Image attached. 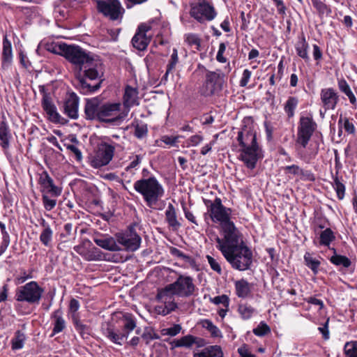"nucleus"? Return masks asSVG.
Returning <instances> with one entry per match:
<instances>
[{"mask_svg": "<svg viewBox=\"0 0 357 357\" xmlns=\"http://www.w3.org/2000/svg\"><path fill=\"white\" fill-rule=\"evenodd\" d=\"M43 206L46 211H52L56 205V200L50 198L48 195H42Z\"/></svg>", "mask_w": 357, "mask_h": 357, "instance_id": "49", "label": "nucleus"}, {"mask_svg": "<svg viewBox=\"0 0 357 357\" xmlns=\"http://www.w3.org/2000/svg\"><path fill=\"white\" fill-rule=\"evenodd\" d=\"M226 50V45L224 43H222L219 45V49L216 55V59L220 63H225L227 59L223 56V54Z\"/></svg>", "mask_w": 357, "mask_h": 357, "instance_id": "60", "label": "nucleus"}, {"mask_svg": "<svg viewBox=\"0 0 357 357\" xmlns=\"http://www.w3.org/2000/svg\"><path fill=\"white\" fill-rule=\"evenodd\" d=\"M334 255L331 257L330 261L335 266H342L344 268H349L351 264V260L346 256L336 254L335 249H333Z\"/></svg>", "mask_w": 357, "mask_h": 357, "instance_id": "37", "label": "nucleus"}, {"mask_svg": "<svg viewBox=\"0 0 357 357\" xmlns=\"http://www.w3.org/2000/svg\"><path fill=\"white\" fill-rule=\"evenodd\" d=\"M347 357H357V341L347 342L344 347Z\"/></svg>", "mask_w": 357, "mask_h": 357, "instance_id": "45", "label": "nucleus"}, {"mask_svg": "<svg viewBox=\"0 0 357 357\" xmlns=\"http://www.w3.org/2000/svg\"><path fill=\"white\" fill-rule=\"evenodd\" d=\"M223 74L218 72L207 71L206 74L204 91L205 96H211L215 92L220 91L224 82Z\"/></svg>", "mask_w": 357, "mask_h": 357, "instance_id": "18", "label": "nucleus"}, {"mask_svg": "<svg viewBox=\"0 0 357 357\" xmlns=\"http://www.w3.org/2000/svg\"><path fill=\"white\" fill-rule=\"evenodd\" d=\"M193 357H223V352L218 345L205 347L200 352L195 353Z\"/></svg>", "mask_w": 357, "mask_h": 357, "instance_id": "29", "label": "nucleus"}, {"mask_svg": "<svg viewBox=\"0 0 357 357\" xmlns=\"http://www.w3.org/2000/svg\"><path fill=\"white\" fill-rule=\"evenodd\" d=\"M298 104V99L295 96H290L288 98L284 104V110L289 119L294 116L295 110Z\"/></svg>", "mask_w": 357, "mask_h": 357, "instance_id": "36", "label": "nucleus"}, {"mask_svg": "<svg viewBox=\"0 0 357 357\" xmlns=\"http://www.w3.org/2000/svg\"><path fill=\"white\" fill-rule=\"evenodd\" d=\"M211 301L215 305L222 304L224 307H229V298L225 294L211 298Z\"/></svg>", "mask_w": 357, "mask_h": 357, "instance_id": "53", "label": "nucleus"}, {"mask_svg": "<svg viewBox=\"0 0 357 357\" xmlns=\"http://www.w3.org/2000/svg\"><path fill=\"white\" fill-rule=\"evenodd\" d=\"M335 239L334 232L331 228L323 230L319 238V245L329 247L331 243Z\"/></svg>", "mask_w": 357, "mask_h": 357, "instance_id": "33", "label": "nucleus"}, {"mask_svg": "<svg viewBox=\"0 0 357 357\" xmlns=\"http://www.w3.org/2000/svg\"><path fill=\"white\" fill-rule=\"evenodd\" d=\"M338 126L340 132H342V128H344L348 134H354L356 131L353 122L342 114L340 116L338 120Z\"/></svg>", "mask_w": 357, "mask_h": 357, "instance_id": "38", "label": "nucleus"}, {"mask_svg": "<svg viewBox=\"0 0 357 357\" xmlns=\"http://www.w3.org/2000/svg\"><path fill=\"white\" fill-rule=\"evenodd\" d=\"M182 327L180 324H174L172 327L163 328L161 331V334L162 335H169L171 337L176 336L178 333H180Z\"/></svg>", "mask_w": 357, "mask_h": 357, "instance_id": "47", "label": "nucleus"}, {"mask_svg": "<svg viewBox=\"0 0 357 357\" xmlns=\"http://www.w3.org/2000/svg\"><path fill=\"white\" fill-rule=\"evenodd\" d=\"M237 141L241 147V160L248 169H254L258 160L263 158L262 150L257 142L256 132L245 127L238 132Z\"/></svg>", "mask_w": 357, "mask_h": 357, "instance_id": "5", "label": "nucleus"}, {"mask_svg": "<svg viewBox=\"0 0 357 357\" xmlns=\"http://www.w3.org/2000/svg\"><path fill=\"white\" fill-rule=\"evenodd\" d=\"M252 76V72L248 69H245L243 72L241 78L239 82V85L241 87H245L248 84L250 79Z\"/></svg>", "mask_w": 357, "mask_h": 357, "instance_id": "58", "label": "nucleus"}, {"mask_svg": "<svg viewBox=\"0 0 357 357\" xmlns=\"http://www.w3.org/2000/svg\"><path fill=\"white\" fill-rule=\"evenodd\" d=\"M26 340L25 333L22 331H17L10 341L11 349L14 351L22 349L24 347Z\"/></svg>", "mask_w": 357, "mask_h": 357, "instance_id": "35", "label": "nucleus"}, {"mask_svg": "<svg viewBox=\"0 0 357 357\" xmlns=\"http://www.w3.org/2000/svg\"><path fill=\"white\" fill-rule=\"evenodd\" d=\"M52 324L53 326L52 333L51 336H54L62 332L66 328V322L63 317V311L61 309L54 310L51 314Z\"/></svg>", "mask_w": 357, "mask_h": 357, "instance_id": "23", "label": "nucleus"}, {"mask_svg": "<svg viewBox=\"0 0 357 357\" xmlns=\"http://www.w3.org/2000/svg\"><path fill=\"white\" fill-rule=\"evenodd\" d=\"M13 61V50L11 42L8 40L7 36H5L3 39V50H2V59L1 67L2 68H8Z\"/></svg>", "mask_w": 357, "mask_h": 357, "instance_id": "24", "label": "nucleus"}, {"mask_svg": "<svg viewBox=\"0 0 357 357\" xmlns=\"http://www.w3.org/2000/svg\"><path fill=\"white\" fill-rule=\"evenodd\" d=\"M304 260L305 265L310 268L314 274H317L320 266V261L317 259L314 258L309 252L305 254Z\"/></svg>", "mask_w": 357, "mask_h": 357, "instance_id": "40", "label": "nucleus"}, {"mask_svg": "<svg viewBox=\"0 0 357 357\" xmlns=\"http://www.w3.org/2000/svg\"><path fill=\"white\" fill-rule=\"evenodd\" d=\"M66 47V43H52L47 45V50L52 52L54 54H59L63 56Z\"/></svg>", "mask_w": 357, "mask_h": 357, "instance_id": "46", "label": "nucleus"}, {"mask_svg": "<svg viewBox=\"0 0 357 357\" xmlns=\"http://www.w3.org/2000/svg\"><path fill=\"white\" fill-rule=\"evenodd\" d=\"M39 92L42 94L41 105L50 121L54 123H63L65 119L59 114L55 105L52 102L50 93L45 86H39Z\"/></svg>", "mask_w": 357, "mask_h": 357, "instance_id": "15", "label": "nucleus"}, {"mask_svg": "<svg viewBox=\"0 0 357 357\" xmlns=\"http://www.w3.org/2000/svg\"><path fill=\"white\" fill-rule=\"evenodd\" d=\"M270 327L264 321L260 322L257 327L253 329L254 334L257 336H264L270 333Z\"/></svg>", "mask_w": 357, "mask_h": 357, "instance_id": "50", "label": "nucleus"}, {"mask_svg": "<svg viewBox=\"0 0 357 357\" xmlns=\"http://www.w3.org/2000/svg\"><path fill=\"white\" fill-rule=\"evenodd\" d=\"M338 86L340 90L348 97L350 102L352 105H355L356 102V98L353 92L351 91L350 86H349L347 82L344 79L340 80L338 82Z\"/></svg>", "mask_w": 357, "mask_h": 357, "instance_id": "41", "label": "nucleus"}, {"mask_svg": "<svg viewBox=\"0 0 357 357\" xmlns=\"http://www.w3.org/2000/svg\"><path fill=\"white\" fill-rule=\"evenodd\" d=\"M181 347L190 348L196 341V337L192 335H187L179 339Z\"/></svg>", "mask_w": 357, "mask_h": 357, "instance_id": "52", "label": "nucleus"}, {"mask_svg": "<svg viewBox=\"0 0 357 357\" xmlns=\"http://www.w3.org/2000/svg\"><path fill=\"white\" fill-rule=\"evenodd\" d=\"M216 248L232 268L245 271L250 269L253 262V253L243 241L242 234L238 231L227 236L215 238Z\"/></svg>", "mask_w": 357, "mask_h": 357, "instance_id": "2", "label": "nucleus"}, {"mask_svg": "<svg viewBox=\"0 0 357 357\" xmlns=\"http://www.w3.org/2000/svg\"><path fill=\"white\" fill-rule=\"evenodd\" d=\"M84 114L87 120H97L113 125H120L128 115L120 102L101 103L96 98L86 100Z\"/></svg>", "mask_w": 357, "mask_h": 357, "instance_id": "3", "label": "nucleus"}, {"mask_svg": "<svg viewBox=\"0 0 357 357\" xmlns=\"http://www.w3.org/2000/svg\"><path fill=\"white\" fill-rule=\"evenodd\" d=\"M74 250L84 257L88 261H96L100 258L99 249L92 247L89 250H86L84 245H78L73 248Z\"/></svg>", "mask_w": 357, "mask_h": 357, "instance_id": "27", "label": "nucleus"}, {"mask_svg": "<svg viewBox=\"0 0 357 357\" xmlns=\"http://www.w3.org/2000/svg\"><path fill=\"white\" fill-rule=\"evenodd\" d=\"M43 293V288L37 282L31 281L17 289L15 299L29 304H38Z\"/></svg>", "mask_w": 357, "mask_h": 357, "instance_id": "10", "label": "nucleus"}, {"mask_svg": "<svg viewBox=\"0 0 357 357\" xmlns=\"http://www.w3.org/2000/svg\"><path fill=\"white\" fill-rule=\"evenodd\" d=\"M96 244L102 248L109 251H120L121 248L118 245L116 240L112 237L95 238Z\"/></svg>", "mask_w": 357, "mask_h": 357, "instance_id": "28", "label": "nucleus"}, {"mask_svg": "<svg viewBox=\"0 0 357 357\" xmlns=\"http://www.w3.org/2000/svg\"><path fill=\"white\" fill-rule=\"evenodd\" d=\"M202 326L211 333L212 337H219L222 336L220 330L216 326H215L211 320H203Z\"/></svg>", "mask_w": 357, "mask_h": 357, "instance_id": "42", "label": "nucleus"}, {"mask_svg": "<svg viewBox=\"0 0 357 357\" xmlns=\"http://www.w3.org/2000/svg\"><path fill=\"white\" fill-rule=\"evenodd\" d=\"M165 213L168 226L174 231L178 230L181 227V224L178 218L176 210L172 204H168Z\"/></svg>", "mask_w": 357, "mask_h": 357, "instance_id": "25", "label": "nucleus"}, {"mask_svg": "<svg viewBox=\"0 0 357 357\" xmlns=\"http://www.w3.org/2000/svg\"><path fill=\"white\" fill-rule=\"evenodd\" d=\"M38 183L40 185L42 195H50L51 197H57L62 192V188L54 184V180L46 171L40 174Z\"/></svg>", "mask_w": 357, "mask_h": 357, "instance_id": "17", "label": "nucleus"}, {"mask_svg": "<svg viewBox=\"0 0 357 357\" xmlns=\"http://www.w3.org/2000/svg\"><path fill=\"white\" fill-rule=\"evenodd\" d=\"M320 96L325 110L335 109L338 101V96L333 89L327 88L322 89Z\"/></svg>", "mask_w": 357, "mask_h": 357, "instance_id": "22", "label": "nucleus"}, {"mask_svg": "<svg viewBox=\"0 0 357 357\" xmlns=\"http://www.w3.org/2000/svg\"><path fill=\"white\" fill-rule=\"evenodd\" d=\"M300 179L304 181H314L316 179L315 175L310 170H305L301 168V172L299 174Z\"/></svg>", "mask_w": 357, "mask_h": 357, "instance_id": "55", "label": "nucleus"}, {"mask_svg": "<svg viewBox=\"0 0 357 357\" xmlns=\"http://www.w3.org/2000/svg\"><path fill=\"white\" fill-rule=\"evenodd\" d=\"M10 243V237L7 236H2V241L0 245V255H2L6 250L7 249L8 246Z\"/></svg>", "mask_w": 357, "mask_h": 357, "instance_id": "63", "label": "nucleus"}, {"mask_svg": "<svg viewBox=\"0 0 357 357\" xmlns=\"http://www.w3.org/2000/svg\"><path fill=\"white\" fill-rule=\"evenodd\" d=\"M185 42L196 51L201 50V39L196 33H187L185 35Z\"/></svg>", "mask_w": 357, "mask_h": 357, "instance_id": "39", "label": "nucleus"}, {"mask_svg": "<svg viewBox=\"0 0 357 357\" xmlns=\"http://www.w3.org/2000/svg\"><path fill=\"white\" fill-rule=\"evenodd\" d=\"M72 322L75 330L83 338L86 337V336L89 335L91 328L89 326L84 324V322L80 319V317H76L74 315L73 319H72Z\"/></svg>", "mask_w": 357, "mask_h": 357, "instance_id": "34", "label": "nucleus"}, {"mask_svg": "<svg viewBox=\"0 0 357 357\" xmlns=\"http://www.w3.org/2000/svg\"><path fill=\"white\" fill-rule=\"evenodd\" d=\"M53 237V231L52 229L47 230H42L40 234V241L41 243L45 247H51Z\"/></svg>", "mask_w": 357, "mask_h": 357, "instance_id": "44", "label": "nucleus"}, {"mask_svg": "<svg viewBox=\"0 0 357 357\" xmlns=\"http://www.w3.org/2000/svg\"><path fill=\"white\" fill-rule=\"evenodd\" d=\"M295 49L298 56L304 59L305 61H308L310 60V56L308 55L309 45L303 35L296 43Z\"/></svg>", "mask_w": 357, "mask_h": 357, "instance_id": "32", "label": "nucleus"}, {"mask_svg": "<svg viewBox=\"0 0 357 357\" xmlns=\"http://www.w3.org/2000/svg\"><path fill=\"white\" fill-rule=\"evenodd\" d=\"M203 202L206 207L204 219L208 217L213 222L220 224L222 236H227L238 231L231 221V209L225 206L220 198L215 197L213 201L203 199Z\"/></svg>", "mask_w": 357, "mask_h": 357, "instance_id": "6", "label": "nucleus"}, {"mask_svg": "<svg viewBox=\"0 0 357 357\" xmlns=\"http://www.w3.org/2000/svg\"><path fill=\"white\" fill-rule=\"evenodd\" d=\"M313 57L316 61H319L322 58V52L316 44L313 45Z\"/></svg>", "mask_w": 357, "mask_h": 357, "instance_id": "64", "label": "nucleus"}, {"mask_svg": "<svg viewBox=\"0 0 357 357\" xmlns=\"http://www.w3.org/2000/svg\"><path fill=\"white\" fill-rule=\"evenodd\" d=\"M64 50L63 56L79 67L76 77L77 89L84 95L97 91L103 81L104 69L102 61L92 57L77 45L66 44Z\"/></svg>", "mask_w": 357, "mask_h": 357, "instance_id": "1", "label": "nucleus"}, {"mask_svg": "<svg viewBox=\"0 0 357 357\" xmlns=\"http://www.w3.org/2000/svg\"><path fill=\"white\" fill-rule=\"evenodd\" d=\"M176 295L169 284L158 289L155 298L160 303L154 307V312L158 315L166 316L176 311L178 307L175 301Z\"/></svg>", "mask_w": 357, "mask_h": 357, "instance_id": "9", "label": "nucleus"}, {"mask_svg": "<svg viewBox=\"0 0 357 357\" xmlns=\"http://www.w3.org/2000/svg\"><path fill=\"white\" fill-rule=\"evenodd\" d=\"M284 171L285 174H291L294 176H299L300 172H301V168L296 165H292L284 167Z\"/></svg>", "mask_w": 357, "mask_h": 357, "instance_id": "59", "label": "nucleus"}, {"mask_svg": "<svg viewBox=\"0 0 357 357\" xmlns=\"http://www.w3.org/2000/svg\"><path fill=\"white\" fill-rule=\"evenodd\" d=\"M138 89L136 87H132L127 85L125 87L124 93L123 96L122 107L125 111H127L128 114L131 107L138 105Z\"/></svg>", "mask_w": 357, "mask_h": 357, "instance_id": "21", "label": "nucleus"}, {"mask_svg": "<svg viewBox=\"0 0 357 357\" xmlns=\"http://www.w3.org/2000/svg\"><path fill=\"white\" fill-rule=\"evenodd\" d=\"M176 296L180 297H190L194 295L196 286L193 278L189 275H180L177 279L169 284Z\"/></svg>", "mask_w": 357, "mask_h": 357, "instance_id": "14", "label": "nucleus"}, {"mask_svg": "<svg viewBox=\"0 0 357 357\" xmlns=\"http://www.w3.org/2000/svg\"><path fill=\"white\" fill-rule=\"evenodd\" d=\"M117 144L110 138H103L97 145L96 150L89 159L90 165L96 169L108 165L112 160Z\"/></svg>", "mask_w": 357, "mask_h": 357, "instance_id": "8", "label": "nucleus"}, {"mask_svg": "<svg viewBox=\"0 0 357 357\" xmlns=\"http://www.w3.org/2000/svg\"><path fill=\"white\" fill-rule=\"evenodd\" d=\"M317 126L312 114L302 115L298 122L296 142L303 148H305L317 129Z\"/></svg>", "mask_w": 357, "mask_h": 357, "instance_id": "11", "label": "nucleus"}, {"mask_svg": "<svg viewBox=\"0 0 357 357\" xmlns=\"http://www.w3.org/2000/svg\"><path fill=\"white\" fill-rule=\"evenodd\" d=\"M116 238L118 245H121L123 247V250L127 251H135L140 246L141 238L132 230L126 231L124 233H119L116 235Z\"/></svg>", "mask_w": 357, "mask_h": 357, "instance_id": "16", "label": "nucleus"}, {"mask_svg": "<svg viewBox=\"0 0 357 357\" xmlns=\"http://www.w3.org/2000/svg\"><path fill=\"white\" fill-rule=\"evenodd\" d=\"M79 98L75 92L68 93L63 103V112L72 119L79 117Z\"/></svg>", "mask_w": 357, "mask_h": 357, "instance_id": "19", "label": "nucleus"}, {"mask_svg": "<svg viewBox=\"0 0 357 357\" xmlns=\"http://www.w3.org/2000/svg\"><path fill=\"white\" fill-rule=\"evenodd\" d=\"M178 61V51L176 48L173 49V52L171 55V59L167 64V73H169L172 71L173 69H174L176 65L177 64Z\"/></svg>", "mask_w": 357, "mask_h": 357, "instance_id": "54", "label": "nucleus"}, {"mask_svg": "<svg viewBox=\"0 0 357 357\" xmlns=\"http://www.w3.org/2000/svg\"><path fill=\"white\" fill-rule=\"evenodd\" d=\"M112 321L102 324L101 331L112 342L122 345L130 333L136 328L137 321L135 316L128 312H115L112 315Z\"/></svg>", "mask_w": 357, "mask_h": 357, "instance_id": "4", "label": "nucleus"}, {"mask_svg": "<svg viewBox=\"0 0 357 357\" xmlns=\"http://www.w3.org/2000/svg\"><path fill=\"white\" fill-rule=\"evenodd\" d=\"M133 187L149 207H153L165 195L162 185L153 176L136 181Z\"/></svg>", "mask_w": 357, "mask_h": 357, "instance_id": "7", "label": "nucleus"}, {"mask_svg": "<svg viewBox=\"0 0 357 357\" xmlns=\"http://www.w3.org/2000/svg\"><path fill=\"white\" fill-rule=\"evenodd\" d=\"M98 11L112 21L121 22L124 9L119 0H101L97 2Z\"/></svg>", "mask_w": 357, "mask_h": 357, "instance_id": "13", "label": "nucleus"}, {"mask_svg": "<svg viewBox=\"0 0 357 357\" xmlns=\"http://www.w3.org/2000/svg\"><path fill=\"white\" fill-rule=\"evenodd\" d=\"M238 312L243 319H250L255 313V310L247 303L240 304Z\"/></svg>", "mask_w": 357, "mask_h": 357, "instance_id": "43", "label": "nucleus"}, {"mask_svg": "<svg viewBox=\"0 0 357 357\" xmlns=\"http://www.w3.org/2000/svg\"><path fill=\"white\" fill-rule=\"evenodd\" d=\"M328 322H329V319H328L326 320V321L323 325V326L318 328V330L322 334L324 340H328L330 337L329 330H328Z\"/></svg>", "mask_w": 357, "mask_h": 357, "instance_id": "62", "label": "nucleus"}, {"mask_svg": "<svg viewBox=\"0 0 357 357\" xmlns=\"http://www.w3.org/2000/svg\"><path fill=\"white\" fill-rule=\"evenodd\" d=\"M151 26L142 24L138 26L137 31L132 38V43L134 47L139 50H144L150 43V38L146 33L150 31Z\"/></svg>", "mask_w": 357, "mask_h": 357, "instance_id": "20", "label": "nucleus"}, {"mask_svg": "<svg viewBox=\"0 0 357 357\" xmlns=\"http://www.w3.org/2000/svg\"><path fill=\"white\" fill-rule=\"evenodd\" d=\"M190 15L198 22L204 24L214 20L217 15L213 4L206 0H200L191 5Z\"/></svg>", "mask_w": 357, "mask_h": 357, "instance_id": "12", "label": "nucleus"}, {"mask_svg": "<svg viewBox=\"0 0 357 357\" xmlns=\"http://www.w3.org/2000/svg\"><path fill=\"white\" fill-rule=\"evenodd\" d=\"M79 303L75 298H72L69 303L68 312L70 314L71 319H73V316L79 317L78 310L79 308Z\"/></svg>", "mask_w": 357, "mask_h": 357, "instance_id": "51", "label": "nucleus"}, {"mask_svg": "<svg viewBox=\"0 0 357 357\" xmlns=\"http://www.w3.org/2000/svg\"><path fill=\"white\" fill-rule=\"evenodd\" d=\"M148 129L146 125H137L135 128L134 135L138 139H142L146 136Z\"/></svg>", "mask_w": 357, "mask_h": 357, "instance_id": "56", "label": "nucleus"}, {"mask_svg": "<svg viewBox=\"0 0 357 357\" xmlns=\"http://www.w3.org/2000/svg\"><path fill=\"white\" fill-rule=\"evenodd\" d=\"M235 290L238 298H245L250 294L251 286L246 280L241 279L235 282Z\"/></svg>", "mask_w": 357, "mask_h": 357, "instance_id": "30", "label": "nucleus"}, {"mask_svg": "<svg viewBox=\"0 0 357 357\" xmlns=\"http://www.w3.org/2000/svg\"><path fill=\"white\" fill-rule=\"evenodd\" d=\"M203 139L204 137L200 135H192L186 140V146L188 147L197 146L203 141Z\"/></svg>", "mask_w": 357, "mask_h": 357, "instance_id": "57", "label": "nucleus"}, {"mask_svg": "<svg viewBox=\"0 0 357 357\" xmlns=\"http://www.w3.org/2000/svg\"><path fill=\"white\" fill-rule=\"evenodd\" d=\"M206 258L211 268L217 273L220 275L222 274V268L219 260L218 259H215L211 255H206Z\"/></svg>", "mask_w": 357, "mask_h": 357, "instance_id": "48", "label": "nucleus"}, {"mask_svg": "<svg viewBox=\"0 0 357 357\" xmlns=\"http://www.w3.org/2000/svg\"><path fill=\"white\" fill-rule=\"evenodd\" d=\"M12 135L9 126L6 121V117H2V121L0 122V141L1 146L6 150L10 146V139Z\"/></svg>", "mask_w": 357, "mask_h": 357, "instance_id": "26", "label": "nucleus"}, {"mask_svg": "<svg viewBox=\"0 0 357 357\" xmlns=\"http://www.w3.org/2000/svg\"><path fill=\"white\" fill-rule=\"evenodd\" d=\"M332 186L337 194V197L340 200H342L344 197L346 190L342 177H340L337 172L335 175H332Z\"/></svg>", "mask_w": 357, "mask_h": 357, "instance_id": "31", "label": "nucleus"}, {"mask_svg": "<svg viewBox=\"0 0 357 357\" xmlns=\"http://www.w3.org/2000/svg\"><path fill=\"white\" fill-rule=\"evenodd\" d=\"M178 137L164 135L162 137L161 141L167 145L175 146L178 142Z\"/></svg>", "mask_w": 357, "mask_h": 357, "instance_id": "61", "label": "nucleus"}]
</instances>
